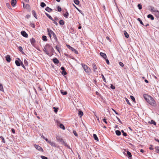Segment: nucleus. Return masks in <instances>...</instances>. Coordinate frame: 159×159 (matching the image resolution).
<instances>
[{
  "label": "nucleus",
  "instance_id": "nucleus-4",
  "mask_svg": "<svg viewBox=\"0 0 159 159\" xmlns=\"http://www.w3.org/2000/svg\"><path fill=\"white\" fill-rule=\"evenodd\" d=\"M66 46L69 49L71 50L72 51L74 52L76 54H78V51L75 49L74 48H73L70 46V45L66 44Z\"/></svg>",
  "mask_w": 159,
  "mask_h": 159
},
{
  "label": "nucleus",
  "instance_id": "nucleus-32",
  "mask_svg": "<svg viewBox=\"0 0 159 159\" xmlns=\"http://www.w3.org/2000/svg\"><path fill=\"white\" fill-rule=\"evenodd\" d=\"M42 39L44 41H47L48 40L47 37L45 35L42 36Z\"/></svg>",
  "mask_w": 159,
  "mask_h": 159
},
{
  "label": "nucleus",
  "instance_id": "nucleus-52",
  "mask_svg": "<svg viewBox=\"0 0 159 159\" xmlns=\"http://www.w3.org/2000/svg\"><path fill=\"white\" fill-rule=\"evenodd\" d=\"M125 101H126V102L128 104H129V105H130L131 104H130V103L129 102V101L128 99L126 98H125Z\"/></svg>",
  "mask_w": 159,
  "mask_h": 159
},
{
  "label": "nucleus",
  "instance_id": "nucleus-14",
  "mask_svg": "<svg viewBox=\"0 0 159 159\" xmlns=\"http://www.w3.org/2000/svg\"><path fill=\"white\" fill-rule=\"evenodd\" d=\"M11 5L14 7L15 6L16 4V0H11Z\"/></svg>",
  "mask_w": 159,
  "mask_h": 159
},
{
  "label": "nucleus",
  "instance_id": "nucleus-19",
  "mask_svg": "<svg viewBox=\"0 0 159 159\" xmlns=\"http://www.w3.org/2000/svg\"><path fill=\"white\" fill-rule=\"evenodd\" d=\"M126 152H127V154L128 157L129 158L131 157H132V155L130 152H129L128 151H126Z\"/></svg>",
  "mask_w": 159,
  "mask_h": 159
},
{
  "label": "nucleus",
  "instance_id": "nucleus-59",
  "mask_svg": "<svg viewBox=\"0 0 159 159\" xmlns=\"http://www.w3.org/2000/svg\"><path fill=\"white\" fill-rule=\"evenodd\" d=\"M112 110L117 115H119V114L114 109L112 108Z\"/></svg>",
  "mask_w": 159,
  "mask_h": 159
},
{
  "label": "nucleus",
  "instance_id": "nucleus-48",
  "mask_svg": "<svg viewBox=\"0 0 159 159\" xmlns=\"http://www.w3.org/2000/svg\"><path fill=\"white\" fill-rule=\"evenodd\" d=\"M130 98L134 102H135V98L133 96H130Z\"/></svg>",
  "mask_w": 159,
  "mask_h": 159
},
{
  "label": "nucleus",
  "instance_id": "nucleus-13",
  "mask_svg": "<svg viewBox=\"0 0 159 159\" xmlns=\"http://www.w3.org/2000/svg\"><path fill=\"white\" fill-rule=\"evenodd\" d=\"M52 61L53 62L56 64H58L59 62V60L56 57L52 59Z\"/></svg>",
  "mask_w": 159,
  "mask_h": 159
},
{
  "label": "nucleus",
  "instance_id": "nucleus-55",
  "mask_svg": "<svg viewBox=\"0 0 159 159\" xmlns=\"http://www.w3.org/2000/svg\"><path fill=\"white\" fill-rule=\"evenodd\" d=\"M61 143H62V144L66 147L68 145L67 143L65 142V141H63V142H62Z\"/></svg>",
  "mask_w": 159,
  "mask_h": 159
},
{
  "label": "nucleus",
  "instance_id": "nucleus-47",
  "mask_svg": "<svg viewBox=\"0 0 159 159\" xmlns=\"http://www.w3.org/2000/svg\"><path fill=\"white\" fill-rule=\"evenodd\" d=\"M138 7L139 10H140L142 9V6L140 4H138Z\"/></svg>",
  "mask_w": 159,
  "mask_h": 159
},
{
  "label": "nucleus",
  "instance_id": "nucleus-24",
  "mask_svg": "<svg viewBox=\"0 0 159 159\" xmlns=\"http://www.w3.org/2000/svg\"><path fill=\"white\" fill-rule=\"evenodd\" d=\"M61 93L63 95H66L67 94V92L66 91H64L63 90H61Z\"/></svg>",
  "mask_w": 159,
  "mask_h": 159
},
{
  "label": "nucleus",
  "instance_id": "nucleus-43",
  "mask_svg": "<svg viewBox=\"0 0 159 159\" xmlns=\"http://www.w3.org/2000/svg\"><path fill=\"white\" fill-rule=\"evenodd\" d=\"M57 11L59 12H60L61 11V8L59 6H58L57 7Z\"/></svg>",
  "mask_w": 159,
  "mask_h": 159
},
{
  "label": "nucleus",
  "instance_id": "nucleus-9",
  "mask_svg": "<svg viewBox=\"0 0 159 159\" xmlns=\"http://www.w3.org/2000/svg\"><path fill=\"white\" fill-rule=\"evenodd\" d=\"M46 48V47L45 46V47H44V48L43 49V51L46 54L48 55L50 57L52 56V55H51V54L49 53L48 51L47 50Z\"/></svg>",
  "mask_w": 159,
  "mask_h": 159
},
{
  "label": "nucleus",
  "instance_id": "nucleus-33",
  "mask_svg": "<svg viewBox=\"0 0 159 159\" xmlns=\"http://www.w3.org/2000/svg\"><path fill=\"white\" fill-rule=\"evenodd\" d=\"M59 23V24L61 25H63L64 24V21L62 20H60Z\"/></svg>",
  "mask_w": 159,
  "mask_h": 159
},
{
  "label": "nucleus",
  "instance_id": "nucleus-2",
  "mask_svg": "<svg viewBox=\"0 0 159 159\" xmlns=\"http://www.w3.org/2000/svg\"><path fill=\"white\" fill-rule=\"evenodd\" d=\"M47 31L48 33V35L51 38V34L53 35V38L56 42L58 41L57 39V36L51 30H50L49 28L47 29Z\"/></svg>",
  "mask_w": 159,
  "mask_h": 159
},
{
  "label": "nucleus",
  "instance_id": "nucleus-6",
  "mask_svg": "<svg viewBox=\"0 0 159 159\" xmlns=\"http://www.w3.org/2000/svg\"><path fill=\"white\" fill-rule=\"evenodd\" d=\"M34 146L39 151L41 152H43V149L39 145H37L36 144L34 145Z\"/></svg>",
  "mask_w": 159,
  "mask_h": 159
},
{
  "label": "nucleus",
  "instance_id": "nucleus-12",
  "mask_svg": "<svg viewBox=\"0 0 159 159\" xmlns=\"http://www.w3.org/2000/svg\"><path fill=\"white\" fill-rule=\"evenodd\" d=\"M6 60L8 62H10L11 60L10 57L9 55H7L5 57Z\"/></svg>",
  "mask_w": 159,
  "mask_h": 159
},
{
  "label": "nucleus",
  "instance_id": "nucleus-22",
  "mask_svg": "<svg viewBox=\"0 0 159 159\" xmlns=\"http://www.w3.org/2000/svg\"><path fill=\"white\" fill-rule=\"evenodd\" d=\"M59 127L60 128L63 129L65 130V128L64 126L62 124L60 123H59Z\"/></svg>",
  "mask_w": 159,
  "mask_h": 159
},
{
  "label": "nucleus",
  "instance_id": "nucleus-36",
  "mask_svg": "<svg viewBox=\"0 0 159 159\" xmlns=\"http://www.w3.org/2000/svg\"><path fill=\"white\" fill-rule=\"evenodd\" d=\"M40 6L42 7H44L46 6V4L44 2H41L40 3Z\"/></svg>",
  "mask_w": 159,
  "mask_h": 159
},
{
  "label": "nucleus",
  "instance_id": "nucleus-61",
  "mask_svg": "<svg viewBox=\"0 0 159 159\" xmlns=\"http://www.w3.org/2000/svg\"><path fill=\"white\" fill-rule=\"evenodd\" d=\"M30 26L32 27H33V28H35V25L33 23H31L30 24Z\"/></svg>",
  "mask_w": 159,
  "mask_h": 159
},
{
  "label": "nucleus",
  "instance_id": "nucleus-62",
  "mask_svg": "<svg viewBox=\"0 0 159 159\" xmlns=\"http://www.w3.org/2000/svg\"><path fill=\"white\" fill-rule=\"evenodd\" d=\"M156 150V152L157 153H159V148L158 147L155 148Z\"/></svg>",
  "mask_w": 159,
  "mask_h": 159
},
{
  "label": "nucleus",
  "instance_id": "nucleus-57",
  "mask_svg": "<svg viewBox=\"0 0 159 159\" xmlns=\"http://www.w3.org/2000/svg\"><path fill=\"white\" fill-rule=\"evenodd\" d=\"M41 158L42 159H48V158L47 157H46L43 156H41Z\"/></svg>",
  "mask_w": 159,
  "mask_h": 159
},
{
  "label": "nucleus",
  "instance_id": "nucleus-44",
  "mask_svg": "<svg viewBox=\"0 0 159 159\" xmlns=\"http://www.w3.org/2000/svg\"><path fill=\"white\" fill-rule=\"evenodd\" d=\"M24 64H25V66H27L28 65V62L27 61V60H26L25 59L24 60Z\"/></svg>",
  "mask_w": 159,
  "mask_h": 159
},
{
  "label": "nucleus",
  "instance_id": "nucleus-5",
  "mask_svg": "<svg viewBox=\"0 0 159 159\" xmlns=\"http://www.w3.org/2000/svg\"><path fill=\"white\" fill-rule=\"evenodd\" d=\"M61 69L62 71L61 72V73L63 75H65L67 74V73L65 70V68L64 67H61Z\"/></svg>",
  "mask_w": 159,
  "mask_h": 159
},
{
  "label": "nucleus",
  "instance_id": "nucleus-39",
  "mask_svg": "<svg viewBox=\"0 0 159 159\" xmlns=\"http://www.w3.org/2000/svg\"><path fill=\"white\" fill-rule=\"evenodd\" d=\"M53 108L54 109V112L56 113H57L58 111V107H53Z\"/></svg>",
  "mask_w": 159,
  "mask_h": 159
},
{
  "label": "nucleus",
  "instance_id": "nucleus-25",
  "mask_svg": "<svg viewBox=\"0 0 159 159\" xmlns=\"http://www.w3.org/2000/svg\"><path fill=\"white\" fill-rule=\"evenodd\" d=\"M83 113L82 111L80 110L79 111L78 115L80 117H81V116L83 115Z\"/></svg>",
  "mask_w": 159,
  "mask_h": 159
},
{
  "label": "nucleus",
  "instance_id": "nucleus-46",
  "mask_svg": "<svg viewBox=\"0 0 159 159\" xmlns=\"http://www.w3.org/2000/svg\"><path fill=\"white\" fill-rule=\"evenodd\" d=\"M150 8H151V10H150L151 11H152V12H155V10H153V9H154V7H152V6H150Z\"/></svg>",
  "mask_w": 159,
  "mask_h": 159
},
{
  "label": "nucleus",
  "instance_id": "nucleus-58",
  "mask_svg": "<svg viewBox=\"0 0 159 159\" xmlns=\"http://www.w3.org/2000/svg\"><path fill=\"white\" fill-rule=\"evenodd\" d=\"M116 118H117V120H118L119 122L121 124H123L122 121L120 120V119L118 117H117V116H116Z\"/></svg>",
  "mask_w": 159,
  "mask_h": 159
},
{
  "label": "nucleus",
  "instance_id": "nucleus-54",
  "mask_svg": "<svg viewBox=\"0 0 159 159\" xmlns=\"http://www.w3.org/2000/svg\"><path fill=\"white\" fill-rule=\"evenodd\" d=\"M110 88L112 89H115V87L114 86L113 84H111Z\"/></svg>",
  "mask_w": 159,
  "mask_h": 159
},
{
  "label": "nucleus",
  "instance_id": "nucleus-27",
  "mask_svg": "<svg viewBox=\"0 0 159 159\" xmlns=\"http://www.w3.org/2000/svg\"><path fill=\"white\" fill-rule=\"evenodd\" d=\"M116 134L117 136H120L121 135V133L120 131L119 130H116L115 131Z\"/></svg>",
  "mask_w": 159,
  "mask_h": 159
},
{
  "label": "nucleus",
  "instance_id": "nucleus-49",
  "mask_svg": "<svg viewBox=\"0 0 159 159\" xmlns=\"http://www.w3.org/2000/svg\"><path fill=\"white\" fill-rule=\"evenodd\" d=\"M6 6L7 7L9 8V9H11V7L9 3H7L6 4Z\"/></svg>",
  "mask_w": 159,
  "mask_h": 159
},
{
  "label": "nucleus",
  "instance_id": "nucleus-31",
  "mask_svg": "<svg viewBox=\"0 0 159 159\" xmlns=\"http://www.w3.org/2000/svg\"><path fill=\"white\" fill-rule=\"evenodd\" d=\"M93 137H94L95 140H97V141L98 140V139L96 134H93Z\"/></svg>",
  "mask_w": 159,
  "mask_h": 159
},
{
  "label": "nucleus",
  "instance_id": "nucleus-35",
  "mask_svg": "<svg viewBox=\"0 0 159 159\" xmlns=\"http://www.w3.org/2000/svg\"><path fill=\"white\" fill-rule=\"evenodd\" d=\"M69 15V13L68 11H66L64 14V16L66 18H68V16Z\"/></svg>",
  "mask_w": 159,
  "mask_h": 159
},
{
  "label": "nucleus",
  "instance_id": "nucleus-21",
  "mask_svg": "<svg viewBox=\"0 0 159 159\" xmlns=\"http://www.w3.org/2000/svg\"><path fill=\"white\" fill-rule=\"evenodd\" d=\"M46 47L49 50H50V49L52 48V47L51 46V45L49 44H47L45 45Z\"/></svg>",
  "mask_w": 159,
  "mask_h": 159
},
{
  "label": "nucleus",
  "instance_id": "nucleus-26",
  "mask_svg": "<svg viewBox=\"0 0 159 159\" xmlns=\"http://www.w3.org/2000/svg\"><path fill=\"white\" fill-rule=\"evenodd\" d=\"M93 71L95 72L96 71L95 70L97 69V66L96 64L95 63L93 64Z\"/></svg>",
  "mask_w": 159,
  "mask_h": 159
},
{
  "label": "nucleus",
  "instance_id": "nucleus-11",
  "mask_svg": "<svg viewBox=\"0 0 159 159\" xmlns=\"http://www.w3.org/2000/svg\"><path fill=\"white\" fill-rule=\"evenodd\" d=\"M48 143L52 146H53L55 148L56 147V145L55 143L52 141L51 140H50Z\"/></svg>",
  "mask_w": 159,
  "mask_h": 159
},
{
  "label": "nucleus",
  "instance_id": "nucleus-20",
  "mask_svg": "<svg viewBox=\"0 0 159 159\" xmlns=\"http://www.w3.org/2000/svg\"><path fill=\"white\" fill-rule=\"evenodd\" d=\"M155 15L157 17H159V11L158 10H156L154 12Z\"/></svg>",
  "mask_w": 159,
  "mask_h": 159
},
{
  "label": "nucleus",
  "instance_id": "nucleus-29",
  "mask_svg": "<svg viewBox=\"0 0 159 159\" xmlns=\"http://www.w3.org/2000/svg\"><path fill=\"white\" fill-rule=\"evenodd\" d=\"M45 15L47 16L50 20H53V18L48 13L46 12L45 13Z\"/></svg>",
  "mask_w": 159,
  "mask_h": 159
},
{
  "label": "nucleus",
  "instance_id": "nucleus-15",
  "mask_svg": "<svg viewBox=\"0 0 159 159\" xmlns=\"http://www.w3.org/2000/svg\"><path fill=\"white\" fill-rule=\"evenodd\" d=\"M100 54L101 56H102L103 58H104L105 59H106V58L107 57V56L106 54L103 52H100Z\"/></svg>",
  "mask_w": 159,
  "mask_h": 159
},
{
  "label": "nucleus",
  "instance_id": "nucleus-30",
  "mask_svg": "<svg viewBox=\"0 0 159 159\" xmlns=\"http://www.w3.org/2000/svg\"><path fill=\"white\" fill-rule=\"evenodd\" d=\"M32 13L33 14L34 17L36 19H37V15L36 14V12L34 10H33L32 11Z\"/></svg>",
  "mask_w": 159,
  "mask_h": 159
},
{
  "label": "nucleus",
  "instance_id": "nucleus-28",
  "mask_svg": "<svg viewBox=\"0 0 159 159\" xmlns=\"http://www.w3.org/2000/svg\"><path fill=\"white\" fill-rule=\"evenodd\" d=\"M23 7L24 8H25L26 9H28L29 10L30 8V6L28 4H26L25 7L24 4L23 3Z\"/></svg>",
  "mask_w": 159,
  "mask_h": 159
},
{
  "label": "nucleus",
  "instance_id": "nucleus-1",
  "mask_svg": "<svg viewBox=\"0 0 159 159\" xmlns=\"http://www.w3.org/2000/svg\"><path fill=\"white\" fill-rule=\"evenodd\" d=\"M143 97L145 100L151 105L153 107L156 106V102L152 97L146 94H144Z\"/></svg>",
  "mask_w": 159,
  "mask_h": 159
},
{
  "label": "nucleus",
  "instance_id": "nucleus-3",
  "mask_svg": "<svg viewBox=\"0 0 159 159\" xmlns=\"http://www.w3.org/2000/svg\"><path fill=\"white\" fill-rule=\"evenodd\" d=\"M81 65L84 70L86 73H89L91 72V69L87 65L83 63Z\"/></svg>",
  "mask_w": 159,
  "mask_h": 159
},
{
  "label": "nucleus",
  "instance_id": "nucleus-64",
  "mask_svg": "<svg viewBox=\"0 0 159 159\" xmlns=\"http://www.w3.org/2000/svg\"><path fill=\"white\" fill-rule=\"evenodd\" d=\"M105 60L106 61V62H107V63L108 64V65H109L110 64V62H109V60L107 59H105Z\"/></svg>",
  "mask_w": 159,
  "mask_h": 159
},
{
  "label": "nucleus",
  "instance_id": "nucleus-40",
  "mask_svg": "<svg viewBox=\"0 0 159 159\" xmlns=\"http://www.w3.org/2000/svg\"><path fill=\"white\" fill-rule=\"evenodd\" d=\"M137 20L139 21L140 23L142 25H144L143 23V22L141 20V19L139 18H138L137 19Z\"/></svg>",
  "mask_w": 159,
  "mask_h": 159
},
{
  "label": "nucleus",
  "instance_id": "nucleus-50",
  "mask_svg": "<svg viewBox=\"0 0 159 159\" xmlns=\"http://www.w3.org/2000/svg\"><path fill=\"white\" fill-rule=\"evenodd\" d=\"M102 79H103V81L105 82L106 83V79L105 78L104 76L103 75V74L102 75Z\"/></svg>",
  "mask_w": 159,
  "mask_h": 159
},
{
  "label": "nucleus",
  "instance_id": "nucleus-42",
  "mask_svg": "<svg viewBox=\"0 0 159 159\" xmlns=\"http://www.w3.org/2000/svg\"><path fill=\"white\" fill-rule=\"evenodd\" d=\"M122 133L123 136H127V133L124 132V131L123 130H122L121 131Z\"/></svg>",
  "mask_w": 159,
  "mask_h": 159
},
{
  "label": "nucleus",
  "instance_id": "nucleus-18",
  "mask_svg": "<svg viewBox=\"0 0 159 159\" xmlns=\"http://www.w3.org/2000/svg\"><path fill=\"white\" fill-rule=\"evenodd\" d=\"M45 10L46 11H47L48 12H50L52 11V10L51 8H49L48 7H47L45 8Z\"/></svg>",
  "mask_w": 159,
  "mask_h": 159
},
{
  "label": "nucleus",
  "instance_id": "nucleus-16",
  "mask_svg": "<svg viewBox=\"0 0 159 159\" xmlns=\"http://www.w3.org/2000/svg\"><path fill=\"white\" fill-rule=\"evenodd\" d=\"M30 41L32 45H33L36 42L35 39L34 38H32L31 39H30Z\"/></svg>",
  "mask_w": 159,
  "mask_h": 159
},
{
  "label": "nucleus",
  "instance_id": "nucleus-56",
  "mask_svg": "<svg viewBox=\"0 0 159 159\" xmlns=\"http://www.w3.org/2000/svg\"><path fill=\"white\" fill-rule=\"evenodd\" d=\"M23 48H22V47L21 46H19V50L20 51V52H22V50H23Z\"/></svg>",
  "mask_w": 159,
  "mask_h": 159
},
{
  "label": "nucleus",
  "instance_id": "nucleus-8",
  "mask_svg": "<svg viewBox=\"0 0 159 159\" xmlns=\"http://www.w3.org/2000/svg\"><path fill=\"white\" fill-rule=\"evenodd\" d=\"M56 139L57 141L58 142H60L61 143H62V142H63L64 140L63 139L59 136H57L56 137Z\"/></svg>",
  "mask_w": 159,
  "mask_h": 159
},
{
  "label": "nucleus",
  "instance_id": "nucleus-23",
  "mask_svg": "<svg viewBox=\"0 0 159 159\" xmlns=\"http://www.w3.org/2000/svg\"><path fill=\"white\" fill-rule=\"evenodd\" d=\"M124 34L125 37L126 38H129V35L128 34V33L125 30H124Z\"/></svg>",
  "mask_w": 159,
  "mask_h": 159
},
{
  "label": "nucleus",
  "instance_id": "nucleus-34",
  "mask_svg": "<svg viewBox=\"0 0 159 159\" xmlns=\"http://www.w3.org/2000/svg\"><path fill=\"white\" fill-rule=\"evenodd\" d=\"M0 90L2 92H4L3 86L1 83H0Z\"/></svg>",
  "mask_w": 159,
  "mask_h": 159
},
{
  "label": "nucleus",
  "instance_id": "nucleus-53",
  "mask_svg": "<svg viewBox=\"0 0 159 159\" xmlns=\"http://www.w3.org/2000/svg\"><path fill=\"white\" fill-rule=\"evenodd\" d=\"M50 50L51 51V52L52 53V54H51V55H52V56L53 55V53L54 52V49L53 48H52L51 49H50Z\"/></svg>",
  "mask_w": 159,
  "mask_h": 159
},
{
  "label": "nucleus",
  "instance_id": "nucleus-45",
  "mask_svg": "<svg viewBox=\"0 0 159 159\" xmlns=\"http://www.w3.org/2000/svg\"><path fill=\"white\" fill-rule=\"evenodd\" d=\"M73 133L76 136V137H78V134H77V133L76 131L75 130H74L73 131Z\"/></svg>",
  "mask_w": 159,
  "mask_h": 159
},
{
  "label": "nucleus",
  "instance_id": "nucleus-51",
  "mask_svg": "<svg viewBox=\"0 0 159 159\" xmlns=\"http://www.w3.org/2000/svg\"><path fill=\"white\" fill-rule=\"evenodd\" d=\"M0 138L2 139V142L5 143V141L3 137L2 136H0Z\"/></svg>",
  "mask_w": 159,
  "mask_h": 159
},
{
  "label": "nucleus",
  "instance_id": "nucleus-41",
  "mask_svg": "<svg viewBox=\"0 0 159 159\" xmlns=\"http://www.w3.org/2000/svg\"><path fill=\"white\" fill-rule=\"evenodd\" d=\"M150 123L151 124H153L155 125H156V123L155 121L153 120H152Z\"/></svg>",
  "mask_w": 159,
  "mask_h": 159
},
{
  "label": "nucleus",
  "instance_id": "nucleus-17",
  "mask_svg": "<svg viewBox=\"0 0 159 159\" xmlns=\"http://www.w3.org/2000/svg\"><path fill=\"white\" fill-rule=\"evenodd\" d=\"M147 17L148 18H150L152 20H154V17L151 14H148L147 16Z\"/></svg>",
  "mask_w": 159,
  "mask_h": 159
},
{
  "label": "nucleus",
  "instance_id": "nucleus-63",
  "mask_svg": "<svg viewBox=\"0 0 159 159\" xmlns=\"http://www.w3.org/2000/svg\"><path fill=\"white\" fill-rule=\"evenodd\" d=\"M119 64L120 65L121 67H123L124 66L123 63L121 62H120Z\"/></svg>",
  "mask_w": 159,
  "mask_h": 159
},
{
  "label": "nucleus",
  "instance_id": "nucleus-10",
  "mask_svg": "<svg viewBox=\"0 0 159 159\" xmlns=\"http://www.w3.org/2000/svg\"><path fill=\"white\" fill-rule=\"evenodd\" d=\"M21 34L24 37L27 38L28 37V35L24 31H22L21 32Z\"/></svg>",
  "mask_w": 159,
  "mask_h": 159
},
{
  "label": "nucleus",
  "instance_id": "nucleus-37",
  "mask_svg": "<svg viewBox=\"0 0 159 159\" xmlns=\"http://www.w3.org/2000/svg\"><path fill=\"white\" fill-rule=\"evenodd\" d=\"M60 46H59L57 45L55 47V48L57 49V50L60 53L59 48H60Z\"/></svg>",
  "mask_w": 159,
  "mask_h": 159
},
{
  "label": "nucleus",
  "instance_id": "nucleus-38",
  "mask_svg": "<svg viewBox=\"0 0 159 159\" xmlns=\"http://www.w3.org/2000/svg\"><path fill=\"white\" fill-rule=\"evenodd\" d=\"M74 2L77 5L79 4L80 3V1L78 0H74Z\"/></svg>",
  "mask_w": 159,
  "mask_h": 159
},
{
  "label": "nucleus",
  "instance_id": "nucleus-7",
  "mask_svg": "<svg viewBox=\"0 0 159 159\" xmlns=\"http://www.w3.org/2000/svg\"><path fill=\"white\" fill-rule=\"evenodd\" d=\"M18 60H16L15 61V63L17 66H20L21 65V61L19 58H17Z\"/></svg>",
  "mask_w": 159,
  "mask_h": 159
},
{
  "label": "nucleus",
  "instance_id": "nucleus-60",
  "mask_svg": "<svg viewBox=\"0 0 159 159\" xmlns=\"http://www.w3.org/2000/svg\"><path fill=\"white\" fill-rule=\"evenodd\" d=\"M21 65L25 69H26V68L25 67V66H24V64H23V63L22 62H21V65Z\"/></svg>",
  "mask_w": 159,
  "mask_h": 159
}]
</instances>
